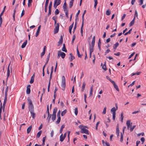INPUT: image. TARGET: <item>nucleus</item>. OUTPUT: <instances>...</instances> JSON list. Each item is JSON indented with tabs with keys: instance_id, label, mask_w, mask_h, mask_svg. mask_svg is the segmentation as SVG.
<instances>
[{
	"instance_id": "1",
	"label": "nucleus",
	"mask_w": 146,
	"mask_h": 146,
	"mask_svg": "<svg viewBox=\"0 0 146 146\" xmlns=\"http://www.w3.org/2000/svg\"><path fill=\"white\" fill-rule=\"evenodd\" d=\"M27 100L29 102V111H34V107L31 100L29 98H28Z\"/></svg>"
},
{
	"instance_id": "2",
	"label": "nucleus",
	"mask_w": 146,
	"mask_h": 146,
	"mask_svg": "<svg viewBox=\"0 0 146 146\" xmlns=\"http://www.w3.org/2000/svg\"><path fill=\"white\" fill-rule=\"evenodd\" d=\"M61 86L62 88V90H64L66 87V82L65 78L64 76H63L62 77Z\"/></svg>"
},
{
	"instance_id": "3",
	"label": "nucleus",
	"mask_w": 146,
	"mask_h": 146,
	"mask_svg": "<svg viewBox=\"0 0 146 146\" xmlns=\"http://www.w3.org/2000/svg\"><path fill=\"white\" fill-rule=\"evenodd\" d=\"M59 28V24L58 23H57L56 25V27L55 29H54V34L57 33L58 31Z\"/></svg>"
},
{
	"instance_id": "4",
	"label": "nucleus",
	"mask_w": 146,
	"mask_h": 146,
	"mask_svg": "<svg viewBox=\"0 0 146 146\" xmlns=\"http://www.w3.org/2000/svg\"><path fill=\"white\" fill-rule=\"evenodd\" d=\"M80 132L82 133H84L87 135H89L88 130L84 128L81 130Z\"/></svg>"
},
{
	"instance_id": "5",
	"label": "nucleus",
	"mask_w": 146,
	"mask_h": 146,
	"mask_svg": "<svg viewBox=\"0 0 146 146\" xmlns=\"http://www.w3.org/2000/svg\"><path fill=\"white\" fill-rule=\"evenodd\" d=\"M130 122L131 121L130 120H128L126 121V124L128 129H129V127L131 126L132 123H131Z\"/></svg>"
},
{
	"instance_id": "6",
	"label": "nucleus",
	"mask_w": 146,
	"mask_h": 146,
	"mask_svg": "<svg viewBox=\"0 0 146 146\" xmlns=\"http://www.w3.org/2000/svg\"><path fill=\"white\" fill-rule=\"evenodd\" d=\"M63 8L64 11H65L68 10V8L67 7V4L66 2H65L63 6Z\"/></svg>"
},
{
	"instance_id": "7",
	"label": "nucleus",
	"mask_w": 146,
	"mask_h": 146,
	"mask_svg": "<svg viewBox=\"0 0 146 146\" xmlns=\"http://www.w3.org/2000/svg\"><path fill=\"white\" fill-rule=\"evenodd\" d=\"M31 86L30 85H28L27 86V89L26 90V93L27 94H30L31 92V89L30 88Z\"/></svg>"
},
{
	"instance_id": "8",
	"label": "nucleus",
	"mask_w": 146,
	"mask_h": 146,
	"mask_svg": "<svg viewBox=\"0 0 146 146\" xmlns=\"http://www.w3.org/2000/svg\"><path fill=\"white\" fill-rule=\"evenodd\" d=\"M94 46H92L90 43L89 44V50H90V53H92L94 50Z\"/></svg>"
},
{
	"instance_id": "9",
	"label": "nucleus",
	"mask_w": 146,
	"mask_h": 146,
	"mask_svg": "<svg viewBox=\"0 0 146 146\" xmlns=\"http://www.w3.org/2000/svg\"><path fill=\"white\" fill-rule=\"evenodd\" d=\"M41 26L40 25H39V27H38V29L37 30V31H36V37H37L38 36V35L40 31V28H41Z\"/></svg>"
},
{
	"instance_id": "10",
	"label": "nucleus",
	"mask_w": 146,
	"mask_h": 146,
	"mask_svg": "<svg viewBox=\"0 0 146 146\" xmlns=\"http://www.w3.org/2000/svg\"><path fill=\"white\" fill-rule=\"evenodd\" d=\"M112 83L113 84V85L114 87V88L116 89V90L118 91H119V90L118 88V87L117 85L115 84V82L113 81V82Z\"/></svg>"
},
{
	"instance_id": "11",
	"label": "nucleus",
	"mask_w": 146,
	"mask_h": 146,
	"mask_svg": "<svg viewBox=\"0 0 146 146\" xmlns=\"http://www.w3.org/2000/svg\"><path fill=\"white\" fill-rule=\"evenodd\" d=\"M102 141L103 144L104 146H110V145L109 143L107 142L106 141L105 142L103 140H102Z\"/></svg>"
},
{
	"instance_id": "12",
	"label": "nucleus",
	"mask_w": 146,
	"mask_h": 146,
	"mask_svg": "<svg viewBox=\"0 0 146 146\" xmlns=\"http://www.w3.org/2000/svg\"><path fill=\"white\" fill-rule=\"evenodd\" d=\"M70 56L69 57V59L70 61L71 62L75 58V57L73 56L72 53H70Z\"/></svg>"
},
{
	"instance_id": "13",
	"label": "nucleus",
	"mask_w": 146,
	"mask_h": 146,
	"mask_svg": "<svg viewBox=\"0 0 146 146\" xmlns=\"http://www.w3.org/2000/svg\"><path fill=\"white\" fill-rule=\"evenodd\" d=\"M11 62L9 64L7 69V77L8 78L10 75L9 66Z\"/></svg>"
},
{
	"instance_id": "14",
	"label": "nucleus",
	"mask_w": 146,
	"mask_h": 146,
	"mask_svg": "<svg viewBox=\"0 0 146 146\" xmlns=\"http://www.w3.org/2000/svg\"><path fill=\"white\" fill-rule=\"evenodd\" d=\"M119 124H117L116 128V134L118 135V134H119Z\"/></svg>"
},
{
	"instance_id": "15",
	"label": "nucleus",
	"mask_w": 146,
	"mask_h": 146,
	"mask_svg": "<svg viewBox=\"0 0 146 146\" xmlns=\"http://www.w3.org/2000/svg\"><path fill=\"white\" fill-rule=\"evenodd\" d=\"M117 110V109L113 107L111 110V112L112 113V114H116L115 111Z\"/></svg>"
},
{
	"instance_id": "16",
	"label": "nucleus",
	"mask_w": 146,
	"mask_h": 146,
	"mask_svg": "<svg viewBox=\"0 0 146 146\" xmlns=\"http://www.w3.org/2000/svg\"><path fill=\"white\" fill-rule=\"evenodd\" d=\"M35 77V75L34 74L31 77V80L30 82V84H32L34 81V78Z\"/></svg>"
},
{
	"instance_id": "17",
	"label": "nucleus",
	"mask_w": 146,
	"mask_h": 146,
	"mask_svg": "<svg viewBox=\"0 0 146 146\" xmlns=\"http://www.w3.org/2000/svg\"><path fill=\"white\" fill-rule=\"evenodd\" d=\"M60 55L62 58H64L66 56V54L65 53L61 51H60Z\"/></svg>"
},
{
	"instance_id": "18",
	"label": "nucleus",
	"mask_w": 146,
	"mask_h": 146,
	"mask_svg": "<svg viewBox=\"0 0 146 146\" xmlns=\"http://www.w3.org/2000/svg\"><path fill=\"white\" fill-rule=\"evenodd\" d=\"M73 25H74V22L69 27V32L70 33V34H71V31H72V28L73 27Z\"/></svg>"
},
{
	"instance_id": "19",
	"label": "nucleus",
	"mask_w": 146,
	"mask_h": 146,
	"mask_svg": "<svg viewBox=\"0 0 146 146\" xmlns=\"http://www.w3.org/2000/svg\"><path fill=\"white\" fill-rule=\"evenodd\" d=\"M95 36H94L92 39V40L91 43L92 46H94V44L95 43Z\"/></svg>"
},
{
	"instance_id": "20",
	"label": "nucleus",
	"mask_w": 146,
	"mask_h": 146,
	"mask_svg": "<svg viewBox=\"0 0 146 146\" xmlns=\"http://www.w3.org/2000/svg\"><path fill=\"white\" fill-rule=\"evenodd\" d=\"M55 1L56 2L55 4L58 6L61 3V0H54V3H55Z\"/></svg>"
},
{
	"instance_id": "21",
	"label": "nucleus",
	"mask_w": 146,
	"mask_h": 146,
	"mask_svg": "<svg viewBox=\"0 0 146 146\" xmlns=\"http://www.w3.org/2000/svg\"><path fill=\"white\" fill-rule=\"evenodd\" d=\"M27 43V40H26L25 42L21 46V48H25L26 46Z\"/></svg>"
},
{
	"instance_id": "22",
	"label": "nucleus",
	"mask_w": 146,
	"mask_h": 146,
	"mask_svg": "<svg viewBox=\"0 0 146 146\" xmlns=\"http://www.w3.org/2000/svg\"><path fill=\"white\" fill-rule=\"evenodd\" d=\"M63 42V37L62 35L60 36V38L59 41L58 42V43L59 44H61Z\"/></svg>"
},
{
	"instance_id": "23",
	"label": "nucleus",
	"mask_w": 146,
	"mask_h": 146,
	"mask_svg": "<svg viewBox=\"0 0 146 146\" xmlns=\"http://www.w3.org/2000/svg\"><path fill=\"white\" fill-rule=\"evenodd\" d=\"M101 42L100 38H99L98 43V46L100 51L101 50Z\"/></svg>"
},
{
	"instance_id": "24",
	"label": "nucleus",
	"mask_w": 146,
	"mask_h": 146,
	"mask_svg": "<svg viewBox=\"0 0 146 146\" xmlns=\"http://www.w3.org/2000/svg\"><path fill=\"white\" fill-rule=\"evenodd\" d=\"M135 17H134L133 19L131 21V22L129 23V27H131L133 26L135 22Z\"/></svg>"
},
{
	"instance_id": "25",
	"label": "nucleus",
	"mask_w": 146,
	"mask_h": 146,
	"mask_svg": "<svg viewBox=\"0 0 146 146\" xmlns=\"http://www.w3.org/2000/svg\"><path fill=\"white\" fill-rule=\"evenodd\" d=\"M65 139V138L64 137H63V134H62L60 136V140L61 142H62L64 140V139Z\"/></svg>"
},
{
	"instance_id": "26",
	"label": "nucleus",
	"mask_w": 146,
	"mask_h": 146,
	"mask_svg": "<svg viewBox=\"0 0 146 146\" xmlns=\"http://www.w3.org/2000/svg\"><path fill=\"white\" fill-rule=\"evenodd\" d=\"M62 50L64 52H67V50L66 48L65 45L64 44H63V46L62 49Z\"/></svg>"
},
{
	"instance_id": "27",
	"label": "nucleus",
	"mask_w": 146,
	"mask_h": 146,
	"mask_svg": "<svg viewBox=\"0 0 146 146\" xmlns=\"http://www.w3.org/2000/svg\"><path fill=\"white\" fill-rule=\"evenodd\" d=\"M93 86L92 85L90 88V96H92V95L93 92Z\"/></svg>"
},
{
	"instance_id": "28",
	"label": "nucleus",
	"mask_w": 146,
	"mask_h": 146,
	"mask_svg": "<svg viewBox=\"0 0 146 146\" xmlns=\"http://www.w3.org/2000/svg\"><path fill=\"white\" fill-rule=\"evenodd\" d=\"M86 85V84L85 83V82H83V84H82V88L81 89V91L82 92H83L84 91V90Z\"/></svg>"
},
{
	"instance_id": "29",
	"label": "nucleus",
	"mask_w": 146,
	"mask_h": 146,
	"mask_svg": "<svg viewBox=\"0 0 146 146\" xmlns=\"http://www.w3.org/2000/svg\"><path fill=\"white\" fill-rule=\"evenodd\" d=\"M32 125H30L27 129V133H29L32 129Z\"/></svg>"
},
{
	"instance_id": "30",
	"label": "nucleus",
	"mask_w": 146,
	"mask_h": 146,
	"mask_svg": "<svg viewBox=\"0 0 146 146\" xmlns=\"http://www.w3.org/2000/svg\"><path fill=\"white\" fill-rule=\"evenodd\" d=\"M42 131H40L38 133L36 136V137L37 138H39L40 137L42 133Z\"/></svg>"
},
{
	"instance_id": "31",
	"label": "nucleus",
	"mask_w": 146,
	"mask_h": 146,
	"mask_svg": "<svg viewBox=\"0 0 146 146\" xmlns=\"http://www.w3.org/2000/svg\"><path fill=\"white\" fill-rule=\"evenodd\" d=\"M74 0H71L69 3V7L71 8L73 6Z\"/></svg>"
},
{
	"instance_id": "32",
	"label": "nucleus",
	"mask_w": 146,
	"mask_h": 146,
	"mask_svg": "<svg viewBox=\"0 0 146 146\" xmlns=\"http://www.w3.org/2000/svg\"><path fill=\"white\" fill-rule=\"evenodd\" d=\"M65 127V125L64 124H63L61 126L60 129V133H61L62 132V131H63V129L64 127Z\"/></svg>"
},
{
	"instance_id": "33",
	"label": "nucleus",
	"mask_w": 146,
	"mask_h": 146,
	"mask_svg": "<svg viewBox=\"0 0 146 146\" xmlns=\"http://www.w3.org/2000/svg\"><path fill=\"white\" fill-rule=\"evenodd\" d=\"M84 25V23H82V26L81 28V35L82 36H83V27Z\"/></svg>"
},
{
	"instance_id": "34",
	"label": "nucleus",
	"mask_w": 146,
	"mask_h": 146,
	"mask_svg": "<svg viewBox=\"0 0 146 146\" xmlns=\"http://www.w3.org/2000/svg\"><path fill=\"white\" fill-rule=\"evenodd\" d=\"M30 113L32 115V118H34L35 117V114L34 113V111H30Z\"/></svg>"
},
{
	"instance_id": "35",
	"label": "nucleus",
	"mask_w": 146,
	"mask_h": 146,
	"mask_svg": "<svg viewBox=\"0 0 146 146\" xmlns=\"http://www.w3.org/2000/svg\"><path fill=\"white\" fill-rule=\"evenodd\" d=\"M102 68L105 71L106 70L107 68L106 66V62H104V64L102 66Z\"/></svg>"
},
{
	"instance_id": "36",
	"label": "nucleus",
	"mask_w": 146,
	"mask_h": 146,
	"mask_svg": "<svg viewBox=\"0 0 146 146\" xmlns=\"http://www.w3.org/2000/svg\"><path fill=\"white\" fill-rule=\"evenodd\" d=\"M119 45V44L118 42H116L115 44H114L113 48L115 49V50L117 47Z\"/></svg>"
},
{
	"instance_id": "37",
	"label": "nucleus",
	"mask_w": 146,
	"mask_h": 146,
	"mask_svg": "<svg viewBox=\"0 0 146 146\" xmlns=\"http://www.w3.org/2000/svg\"><path fill=\"white\" fill-rule=\"evenodd\" d=\"M77 55H78V57H80V58H81L82 56H81V55L80 54L78 50V47H77Z\"/></svg>"
},
{
	"instance_id": "38",
	"label": "nucleus",
	"mask_w": 146,
	"mask_h": 146,
	"mask_svg": "<svg viewBox=\"0 0 146 146\" xmlns=\"http://www.w3.org/2000/svg\"><path fill=\"white\" fill-rule=\"evenodd\" d=\"M58 117V118L57 119V121L56 122V124H58L60 122L61 119L60 117Z\"/></svg>"
},
{
	"instance_id": "39",
	"label": "nucleus",
	"mask_w": 146,
	"mask_h": 146,
	"mask_svg": "<svg viewBox=\"0 0 146 146\" xmlns=\"http://www.w3.org/2000/svg\"><path fill=\"white\" fill-rule=\"evenodd\" d=\"M67 112V110H64V111H62L61 113V115L62 116H63L64 115L65 113H66Z\"/></svg>"
},
{
	"instance_id": "40",
	"label": "nucleus",
	"mask_w": 146,
	"mask_h": 146,
	"mask_svg": "<svg viewBox=\"0 0 146 146\" xmlns=\"http://www.w3.org/2000/svg\"><path fill=\"white\" fill-rule=\"evenodd\" d=\"M110 14L111 11L109 10H107L106 12V14L107 15H110Z\"/></svg>"
},
{
	"instance_id": "41",
	"label": "nucleus",
	"mask_w": 146,
	"mask_h": 146,
	"mask_svg": "<svg viewBox=\"0 0 146 146\" xmlns=\"http://www.w3.org/2000/svg\"><path fill=\"white\" fill-rule=\"evenodd\" d=\"M132 30V29H130L128 32H127L126 33H125L124 34V35L125 36L128 34H130L131 33Z\"/></svg>"
},
{
	"instance_id": "42",
	"label": "nucleus",
	"mask_w": 146,
	"mask_h": 146,
	"mask_svg": "<svg viewBox=\"0 0 146 146\" xmlns=\"http://www.w3.org/2000/svg\"><path fill=\"white\" fill-rule=\"evenodd\" d=\"M47 111L46 112V113H47L48 114V116L47 117V119H48V117H49V105H47Z\"/></svg>"
},
{
	"instance_id": "43",
	"label": "nucleus",
	"mask_w": 146,
	"mask_h": 146,
	"mask_svg": "<svg viewBox=\"0 0 146 146\" xmlns=\"http://www.w3.org/2000/svg\"><path fill=\"white\" fill-rule=\"evenodd\" d=\"M56 115H52V120L53 121H54L56 119Z\"/></svg>"
},
{
	"instance_id": "44",
	"label": "nucleus",
	"mask_w": 146,
	"mask_h": 146,
	"mask_svg": "<svg viewBox=\"0 0 146 146\" xmlns=\"http://www.w3.org/2000/svg\"><path fill=\"white\" fill-rule=\"evenodd\" d=\"M50 80H49V83H48V92H49L50 88Z\"/></svg>"
},
{
	"instance_id": "45",
	"label": "nucleus",
	"mask_w": 146,
	"mask_h": 146,
	"mask_svg": "<svg viewBox=\"0 0 146 146\" xmlns=\"http://www.w3.org/2000/svg\"><path fill=\"white\" fill-rule=\"evenodd\" d=\"M136 125H134L132 127H131L130 129V131L131 132L133 131V129L135 128V127Z\"/></svg>"
},
{
	"instance_id": "46",
	"label": "nucleus",
	"mask_w": 146,
	"mask_h": 146,
	"mask_svg": "<svg viewBox=\"0 0 146 146\" xmlns=\"http://www.w3.org/2000/svg\"><path fill=\"white\" fill-rule=\"evenodd\" d=\"M121 135L120 141L121 142H122L123 141V135L121 133Z\"/></svg>"
},
{
	"instance_id": "47",
	"label": "nucleus",
	"mask_w": 146,
	"mask_h": 146,
	"mask_svg": "<svg viewBox=\"0 0 146 146\" xmlns=\"http://www.w3.org/2000/svg\"><path fill=\"white\" fill-rule=\"evenodd\" d=\"M120 118H121V121L122 122L123 121V112H122L121 114V117Z\"/></svg>"
},
{
	"instance_id": "48",
	"label": "nucleus",
	"mask_w": 146,
	"mask_h": 146,
	"mask_svg": "<svg viewBox=\"0 0 146 146\" xmlns=\"http://www.w3.org/2000/svg\"><path fill=\"white\" fill-rule=\"evenodd\" d=\"M53 70L51 69V72H50V79H49L50 80H51V78H52V74L53 72Z\"/></svg>"
},
{
	"instance_id": "49",
	"label": "nucleus",
	"mask_w": 146,
	"mask_h": 146,
	"mask_svg": "<svg viewBox=\"0 0 146 146\" xmlns=\"http://www.w3.org/2000/svg\"><path fill=\"white\" fill-rule=\"evenodd\" d=\"M106 107H105L103 109V111L102 112V113L103 114H105L106 113Z\"/></svg>"
},
{
	"instance_id": "50",
	"label": "nucleus",
	"mask_w": 146,
	"mask_h": 146,
	"mask_svg": "<svg viewBox=\"0 0 146 146\" xmlns=\"http://www.w3.org/2000/svg\"><path fill=\"white\" fill-rule=\"evenodd\" d=\"M143 1L144 0H139V5H141L143 4Z\"/></svg>"
},
{
	"instance_id": "51",
	"label": "nucleus",
	"mask_w": 146,
	"mask_h": 146,
	"mask_svg": "<svg viewBox=\"0 0 146 146\" xmlns=\"http://www.w3.org/2000/svg\"><path fill=\"white\" fill-rule=\"evenodd\" d=\"M59 11L58 9H56L55 12V14L57 15L59 13Z\"/></svg>"
},
{
	"instance_id": "52",
	"label": "nucleus",
	"mask_w": 146,
	"mask_h": 146,
	"mask_svg": "<svg viewBox=\"0 0 146 146\" xmlns=\"http://www.w3.org/2000/svg\"><path fill=\"white\" fill-rule=\"evenodd\" d=\"M78 108H76L75 109V113L76 115H77L78 113Z\"/></svg>"
},
{
	"instance_id": "53",
	"label": "nucleus",
	"mask_w": 146,
	"mask_h": 146,
	"mask_svg": "<svg viewBox=\"0 0 146 146\" xmlns=\"http://www.w3.org/2000/svg\"><path fill=\"white\" fill-rule=\"evenodd\" d=\"M106 78L109 80L111 83L112 82H113L114 81L113 80H111L110 79V78L108 76H106Z\"/></svg>"
},
{
	"instance_id": "54",
	"label": "nucleus",
	"mask_w": 146,
	"mask_h": 146,
	"mask_svg": "<svg viewBox=\"0 0 146 146\" xmlns=\"http://www.w3.org/2000/svg\"><path fill=\"white\" fill-rule=\"evenodd\" d=\"M16 11V8H15V9L14 10V13H13V19L14 20H15V13Z\"/></svg>"
},
{
	"instance_id": "55",
	"label": "nucleus",
	"mask_w": 146,
	"mask_h": 146,
	"mask_svg": "<svg viewBox=\"0 0 146 146\" xmlns=\"http://www.w3.org/2000/svg\"><path fill=\"white\" fill-rule=\"evenodd\" d=\"M52 3L51 1L49 4V6L48 7V9H51L52 7Z\"/></svg>"
},
{
	"instance_id": "56",
	"label": "nucleus",
	"mask_w": 146,
	"mask_h": 146,
	"mask_svg": "<svg viewBox=\"0 0 146 146\" xmlns=\"http://www.w3.org/2000/svg\"><path fill=\"white\" fill-rule=\"evenodd\" d=\"M99 123H100V121H99L98 122L96 123V130H98V125Z\"/></svg>"
},
{
	"instance_id": "57",
	"label": "nucleus",
	"mask_w": 146,
	"mask_h": 146,
	"mask_svg": "<svg viewBox=\"0 0 146 146\" xmlns=\"http://www.w3.org/2000/svg\"><path fill=\"white\" fill-rule=\"evenodd\" d=\"M76 26H77V22H76L75 23L74 27V31H73V33L74 32L75 30H76Z\"/></svg>"
},
{
	"instance_id": "58",
	"label": "nucleus",
	"mask_w": 146,
	"mask_h": 146,
	"mask_svg": "<svg viewBox=\"0 0 146 146\" xmlns=\"http://www.w3.org/2000/svg\"><path fill=\"white\" fill-rule=\"evenodd\" d=\"M60 51H58V56H57V58L58 59H59L60 56Z\"/></svg>"
},
{
	"instance_id": "59",
	"label": "nucleus",
	"mask_w": 146,
	"mask_h": 146,
	"mask_svg": "<svg viewBox=\"0 0 146 146\" xmlns=\"http://www.w3.org/2000/svg\"><path fill=\"white\" fill-rule=\"evenodd\" d=\"M86 94H84V102L86 103H87V102L86 101Z\"/></svg>"
},
{
	"instance_id": "60",
	"label": "nucleus",
	"mask_w": 146,
	"mask_h": 146,
	"mask_svg": "<svg viewBox=\"0 0 146 146\" xmlns=\"http://www.w3.org/2000/svg\"><path fill=\"white\" fill-rule=\"evenodd\" d=\"M68 10H67L66 11H64L65 13L66 16L68 18Z\"/></svg>"
},
{
	"instance_id": "61",
	"label": "nucleus",
	"mask_w": 146,
	"mask_h": 146,
	"mask_svg": "<svg viewBox=\"0 0 146 146\" xmlns=\"http://www.w3.org/2000/svg\"><path fill=\"white\" fill-rule=\"evenodd\" d=\"M135 54V52H134L133 53H132L130 55V56L129 57L128 59H130L132 56H133Z\"/></svg>"
},
{
	"instance_id": "62",
	"label": "nucleus",
	"mask_w": 146,
	"mask_h": 146,
	"mask_svg": "<svg viewBox=\"0 0 146 146\" xmlns=\"http://www.w3.org/2000/svg\"><path fill=\"white\" fill-rule=\"evenodd\" d=\"M60 111L59 110L57 114V117H60Z\"/></svg>"
},
{
	"instance_id": "63",
	"label": "nucleus",
	"mask_w": 146,
	"mask_h": 146,
	"mask_svg": "<svg viewBox=\"0 0 146 146\" xmlns=\"http://www.w3.org/2000/svg\"><path fill=\"white\" fill-rule=\"evenodd\" d=\"M45 53V52L43 51L41 54V57L42 58V56L44 55Z\"/></svg>"
},
{
	"instance_id": "64",
	"label": "nucleus",
	"mask_w": 146,
	"mask_h": 146,
	"mask_svg": "<svg viewBox=\"0 0 146 146\" xmlns=\"http://www.w3.org/2000/svg\"><path fill=\"white\" fill-rule=\"evenodd\" d=\"M49 12L48 14V15L49 16L51 13V9H48Z\"/></svg>"
}]
</instances>
